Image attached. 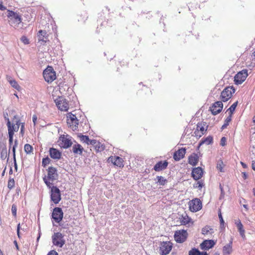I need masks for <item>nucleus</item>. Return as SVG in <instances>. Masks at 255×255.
<instances>
[{
	"label": "nucleus",
	"instance_id": "nucleus-1",
	"mask_svg": "<svg viewBox=\"0 0 255 255\" xmlns=\"http://www.w3.org/2000/svg\"><path fill=\"white\" fill-rule=\"evenodd\" d=\"M9 24L15 28H21L22 24L20 15L16 12L8 11L7 14Z\"/></svg>",
	"mask_w": 255,
	"mask_h": 255
},
{
	"label": "nucleus",
	"instance_id": "nucleus-2",
	"mask_svg": "<svg viewBox=\"0 0 255 255\" xmlns=\"http://www.w3.org/2000/svg\"><path fill=\"white\" fill-rule=\"evenodd\" d=\"M47 176L43 177V181L48 188L53 185L52 182L58 178L57 171L56 168L51 166L48 169Z\"/></svg>",
	"mask_w": 255,
	"mask_h": 255
},
{
	"label": "nucleus",
	"instance_id": "nucleus-3",
	"mask_svg": "<svg viewBox=\"0 0 255 255\" xmlns=\"http://www.w3.org/2000/svg\"><path fill=\"white\" fill-rule=\"evenodd\" d=\"M53 244L59 248H62L65 244V240L64 238V235L60 233H55L52 236Z\"/></svg>",
	"mask_w": 255,
	"mask_h": 255
},
{
	"label": "nucleus",
	"instance_id": "nucleus-4",
	"mask_svg": "<svg viewBox=\"0 0 255 255\" xmlns=\"http://www.w3.org/2000/svg\"><path fill=\"white\" fill-rule=\"evenodd\" d=\"M43 77L48 83H51L56 79V73L52 67L48 66L43 72Z\"/></svg>",
	"mask_w": 255,
	"mask_h": 255
},
{
	"label": "nucleus",
	"instance_id": "nucleus-5",
	"mask_svg": "<svg viewBox=\"0 0 255 255\" xmlns=\"http://www.w3.org/2000/svg\"><path fill=\"white\" fill-rule=\"evenodd\" d=\"M71 138L72 137L68 134L61 135L58 140L59 145L65 149L69 148L72 144Z\"/></svg>",
	"mask_w": 255,
	"mask_h": 255
},
{
	"label": "nucleus",
	"instance_id": "nucleus-6",
	"mask_svg": "<svg viewBox=\"0 0 255 255\" xmlns=\"http://www.w3.org/2000/svg\"><path fill=\"white\" fill-rule=\"evenodd\" d=\"M54 101L58 109L62 111H68L69 109V104L64 98L62 97H59Z\"/></svg>",
	"mask_w": 255,
	"mask_h": 255
},
{
	"label": "nucleus",
	"instance_id": "nucleus-7",
	"mask_svg": "<svg viewBox=\"0 0 255 255\" xmlns=\"http://www.w3.org/2000/svg\"><path fill=\"white\" fill-rule=\"evenodd\" d=\"M51 199L55 203L58 204L61 200L60 190L56 186H51Z\"/></svg>",
	"mask_w": 255,
	"mask_h": 255
},
{
	"label": "nucleus",
	"instance_id": "nucleus-8",
	"mask_svg": "<svg viewBox=\"0 0 255 255\" xmlns=\"http://www.w3.org/2000/svg\"><path fill=\"white\" fill-rule=\"evenodd\" d=\"M202 202L198 198H195L189 202V207L191 211L196 212L202 208Z\"/></svg>",
	"mask_w": 255,
	"mask_h": 255
},
{
	"label": "nucleus",
	"instance_id": "nucleus-9",
	"mask_svg": "<svg viewBox=\"0 0 255 255\" xmlns=\"http://www.w3.org/2000/svg\"><path fill=\"white\" fill-rule=\"evenodd\" d=\"M172 248V244L170 242H163L160 243L159 253L162 255H168Z\"/></svg>",
	"mask_w": 255,
	"mask_h": 255
},
{
	"label": "nucleus",
	"instance_id": "nucleus-10",
	"mask_svg": "<svg viewBox=\"0 0 255 255\" xmlns=\"http://www.w3.org/2000/svg\"><path fill=\"white\" fill-rule=\"evenodd\" d=\"M235 92V90L233 87H228L225 88L221 94V98L222 101L226 102L229 100L232 97L233 93Z\"/></svg>",
	"mask_w": 255,
	"mask_h": 255
},
{
	"label": "nucleus",
	"instance_id": "nucleus-11",
	"mask_svg": "<svg viewBox=\"0 0 255 255\" xmlns=\"http://www.w3.org/2000/svg\"><path fill=\"white\" fill-rule=\"evenodd\" d=\"M67 124L72 129L75 130L78 128V120L76 116L71 113H69L67 116Z\"/></svg>",
	"mask_w": 255,
	"mask_h": 255
},
{
	"label": "nucleus",
	"instance_id": "nucleus-12",
	"mask_svg": "<svg viewBox=\"0 0 255 255\" xmlns=\"http://www.w3.org/2000/svg\"><path fill=\"white\" fill-rule=\"evenodd\" d=\"M248 76V70H243L238 72L234 77V82L236 84L239 85L242 84Z\"/></svg>",
	"mask_w": 255,
	"mask_h": 255
},
{
	"label": "nucleus",
	"instance_id": "nucleus-13",
	"mask_svg": "<svg viewBox=\"0 0 255 255\" xmlns=\"http://www.w3.org/2000/svg\"><path fill=\"white\" fill-rule=\"evenodd\" d=\"M63 217V213L61 208L55 207L52 213V218L55 222L59 223Z\"/></svg>",
	"mask_w": 255,
	"mask_h": 255
},
{
	"label": "nucleus",
	"instance_id": "nucleus-14",
	"mask_svg": "<svg viewBox=\"0 0 255 255\" xmlns=\"http://www.w3.org/2000/svg\"><path fill=\"white\" fill-rule=\"evenodd\" d=\"M187 236V233L185 230H181L175 232L174 234V239L175 240L177 243H183L184 242Z\"/></svg>",
	"mask_w": 255,
	"mask_h": 255
},
{
	"label": "nucleus",
	"instance_id": "nucleus-15",
	"mask_svg": "<svg viewBox=\"0 0 255 255\" xmlns=\"http://www.w3.org/2000/svg\"><path fill=\"white\" fill-rule=\"evenodd\" d=\"M223 107V105L222 102L221 101H217L213 104L210 107V110L213 115H216L222 111Z\"/></svg>",
	"mask_w": 255,
	"mask_h": 255
},
{
	"label": "nucleus",
	"instance_id": "nucleus-16",
	"mask_svg": "<svg viewBox=\"0 0 255 255\" xmlns=\"http://www.w3.org/2000/svg\"><path fill=\"white\" fill-rule=\"evenodd\" d=\"M38 42L44 44L48 41V34L45 30H40L37 33Z\"/></svg>",
	"mask_w": 255,
	"mask_h": 255
},
{
	"label": "nucleus",
	"instance_id": "nucleus-17",
	"mask_svg": "<svg viewBox=\"0 0 255 255\" xmlns=\"http://www.w3.org/2000/svg\"><path fill=\"white\" fill-rule=\"evenodd\" d=\"M49 155L53 159L59 160L61 158L62 153L59 150L53 147L50 148Z\"/></svg>",
	"mask_w": 255,
	"mask_h": 255
},
{
	"label": "nucleus",
	"instance_id": "nucleus-18",
	"mask_svg": "<svg viewBox=\"0 0 255 255\" xmlns=\"http://www.w3.org/2000/svg\"><path fill=\"white\" fill-rule=\"evenodd\" d=\"M203 173V171L201 167L194 168L192 171V176L194 179L197 180L201 178Z\"/></svg>",
	"mask_w": 255,
	"mask_h": 255
},
{
	"label": "nucleus",
	"instance_id": "nucleus-19",
	"mask_svg": "<svg viewBox=\"0 0 255 255\" xmlns=\"http://www.w3.org/2000/svg\"><path fill=\"white\" fill-rule=\"evenodd\" d=\"M15 122V124L11 125L10 123V125H7L8 134H9L10 131H12V135H13L14 132H17L18 130L21 123L19 122V121L17 120Z\"/></svg>",
	"mask_w": 255,
	"mask_h": 255
},
{
	"label": "nucleus",
	"instance_id": "nucleus-20",
	"mask_svg": "<svg viewBox=\"0 0 255 255\" xmlns=\"http://www.w3.org/2000/svg\"><path fill=\"white\" fill-rule=\"evenodd\" d=\"M186 153V149L181 148L174 153L173 158L175 160L179 161L184 157Z\"/></svg>",
	"mask_w": 255,
	"mask_h": 255
},
{
	"label": "nucleus",
	"instance_id": "nucleus-21",
	"mask_svg": "<svg viewBox=\"0 0 255 255\" xmlns=\"http://www.w3.org/2000/svg\"><path fill=\"white\" fill-rule=\"evenodd\" d=\"M215 243L213 240H205L200 245V248L202 250H208L214 247Z\"/></svg>",
	"mask_w": 255,
	"mask_h": 255
},
{
	"label": "nucleus",
	"instance_id": "nucleus-22",
	"mask_svg": "<svg viewBox=\"0 0 255 255\" xmlns=\"http://www.w3.org/2000/svg\"><path fill=\"white\" fill-rule=\"evenodd\" d=\"M109 160L117 166L120 167L124 166L123 159L119 156L110 157Z\"/></svg>",
	"mask_w": 255,
	"mask_h": 255
},
{
	"label": "nucleus",
	"instance_id": "nucleus-23",
	"mask_svg": "<svg viewBox=\"0 0 255 255\" xmlns=\"http://www.w3.org/2000/svg\"><path fill=\"white\" fill-rule=\"evenodd\" d=\"M168 165V162L166 160L157 162L154 166V169L156 171H160L165 169Z\"/></svg>",
	"mask_w": 255,
	"mask_h": 255
},
{
	"label": "nucleus",
	"instance_id": "nucleus-24",
	"mask_svg": "<svg viewBox=\"0 0 255 255\" xmlns=\"http://www.w3.org/2000/svg\"><path fill=\"white\" fill-rule=\"evenodd\" d=\"M235 224L238 228V231L240 233L241 236L243 238L245 237V231L244 229L243 225L240 220L235 221Z\"/></svg>",
	"mask_w": 255,
	"mask_h": 255
},
{
	"label": "nucleus",
	"instance_id": "nucleus-25",
	"mask_svg": "<svg viewBox=\"0 0 255 255\" xmlns=\"http://www.w3.org/2000/svg\"><path fill=\"white\" fill-rule=\"evenodd\" d=\"M198 155L197 154L193 153L189 157L188 162L190 164L193 166H195L198 162Z\"/></svg>",
	"mask_w": 255,
	"mask_h": 255
},
{
	"label": "nucleus",
	"instance_id": "nucleus-26",
	"mask_svg": "<svg viewBox=\"0 0 255 255\" xmlns=\"http://www.w3.org/2000/svg\"><path fill=\"white\" fill-rule=\"evenodd\" d=\"M232 241L223 247V252L224 255H229L232 252Z\"/></svg>",
	"mask_w": 255,
	"mask_h": 255
},
{
	"label": "nucleus",
	"instance_id": "nucleus-27",
	"mask_svg": "<svg viewBox=\"0 0 255 255\" xmlns=\"http://www.w3.org/2000/svg\"><path fill=\"white\" fill-rule=\"evenodd\" d=\"M84 148L83 147L78 143L75 144L72 147V151L74 154H79L81 155Z\"/></svg>",
	"mask_w": 255,
	"mask_h": 255
},
{
	"label": "nucleus",
	"instance_id": "nucleus-28",
	"mask_svg": "<svg viewBox=\"0 0 255 255\" xmlns=\"http://www.w3.org/2000/svg\"><path fill=\"white\" fill-rule=\"evenodd\" d=\"M213 142V137L211 136H209L205 138L202 139L199 142L198 148H199L203 144L206 145H209Z\"/></svg>",
	"mask_w": 255,
	"mask_h": 255
},
{
	"label": "nucleus",
	"instance_id": "nucleus-29",
	"mask_svg": "<svg viewBox=\"0 0 255 255\" xmlns=\"http://www.w3.org/2000/svg\"><path fill=\"white\" fill-rule=\"evenodd\" d=\"M180 220L182 224L186 225L189 223L191 219L186 214L185 215H182Z\"/></svg>",
	"mask_w": 255,
	"mask_h": 255
},
{
	"label": "nucleus",
	"instance_id": "nucleus-30",
	"mask_svg": "<svg viewBox=\"0 0 255 255\" xmlns=\"http://www.w3.org/2000/svg\"><path fill=\"white\" fill-rule=\"evenodd\" d=\"M213 233V229L209 226H205L202 230V233L203 235H208V234L211 235Z\"/></svg>",
	"mask_w": 255,
	"mask_h": 255
},
{
	"label": "nucleus",
	"instance_id": "nucleus-31",
	"mask_svg": "<svg viewBox=\"0 0 255 255\" xmlns=\"http://www.w3.org/2000/svg\"><path fill=\"white\" fill-rule=\"evenodd\" d=\"M9 82L10 85L14 89L17 90H20V87L15 80L11 79L9 80Z\"/></svg>",
	"mask_w": 255,
	"mask_h": 255
},
{
	"label": "nucleus",
	"instance_id": "nucleus-32",
	"mask_svg": "<svg viewBox=\"0 0 255 255\" xmlns=\"http://www.w3.org/2000/svg\"><path fill=\"white\" fill-rule=\"evenodd\" d=\"M206 123H198L197 125V129H199L200 131L201 132L202 134H204V132L205 130L204 127L206 126Z\"/></svg>",
	"mask_w": 255,
	"mask_h": 255
},
{
	"label": "nucleus",
	"instance_id": "nucleus-33",
	"mask_svg": "<svg viewBox=\"0 0 255 255\" xmlns=\"http://www.w3.org/2000/svg\"><path fill=\"white\" fill-rule=\"evenodd\" d=\"M17 144H18V141L17 140H15L14 141V144L13 145V146L12 147V153H13V159H14V161L15 163V168H16V159H15V149H16Z\"/></svg>",
	"mask_w": 255,
	"mask_h": 255
},
{
	"label": "nucleus",
	"instance_id": "nucleus-34",
	"mask_svg": "<svg viewBox=\"0 0 255 255\" xmlns=\"http://www.w3.org/2000/svg\"><path fill=\"white\" fill-rule=\"evenodd\" d=\"M250 144L254 149L252 151L255 153V134H253L251 136Z\"/></svg>",
	"mask_w": 255,
	"mask_h": 255
},
{
	"label": "nucleus",
	"instance_id": "nucleus-35",
	"mask_svg": "<svg viewBox=\"0 0 255 255\" xmlns=\"http://www.w3.org/2000/svg\"><path fill=\"white\" fill-rule=\"evenodd\" d=\"M238 105V102H236L234 103L227 110V111H229V115L232 116L233 112H234L236 108L237 107Z\"/></svg>",
	"mask_w": 255,
	"mask_h": 255
},
{
	"label": "nucleus",
	"instance_id": "nucleus-36",
	"mask_svg": "<svg viewBox=\"0 0 255 255\" xmlns=\"http://www.w3.org/2000/svg\"><path fill=\"white\" fill-rule=\"evenodd\" d=\"M157 183L160 185H164L166 182L167 180L162 176H157Z\"/></svg>",
	"mask_w": 255,
	"mask_h": 255
},
{
	"label": "nucleus",
	"instance_id": "nucleus-37",
	"mask_svg": "<svg viewBox=\"0 0 255 255\" xmlns=\"http://www.w3.org/2000/svg\"><path fill=\"white\" fill-rule=\"evenodd\" d=\"M81 141L88 144L89 141V138L87 135L80 134L78 135Z\"/></svg>",
	"mask_w": 255,
	"mask_h": 255
},
{
	"label": "nucleus",
	"instance_id": "nucleus-38",
	"mask_svg": "<svg viewBox=\"0 0 255 255\" xmlns=\"http://www.w3.org/2000/svg\"><path fill=\"white\" fill-rule=\"evenodd\" d=\"M232 120V116L231 115H229V116L226 119L225 121L224 124L222 127V129L225 128L229 124V123L231 122Z\"/></svg>",
	"mask_w": 255,
	"mask_h": 255
},
{
	"label": "nucleus",
	"instance_id": "nucleus-39",
	"mask_svg": "<svg viewBox=\"0 0 255 255\" xmlns=\"http://www.w3.org/2000/svg\"><path fill=\"white\" fill-rule=\"evenodd\" d=\"M33 150V147L29 144H26L24 145V150L27 154L30 153Z\"/></svg>",
	"mask_w": 255,
	"mask_h": 255
},
{
	"label": "nucleus",
	"instance_id": "nucleus-40",
	"mask_svg": "<svg viewBox=\"0 0 255 255\" xmlns=\"http://www.w3.org/2000/svg\"><path fill=\"white\" fill-rule=\"evenodd\" d=\"M15 182L13 178H10L8 181L7 187L9 189H12L14 187Z\"/></svg>",
	"mask_w": 255,
	"mask_h": 255
},
{
	"label": "nucleus",
	"instance_id": "nucleus-41",
	"mask_svg": "<svg viewBox=\"0 0 255 255\" xmlns=\"http://www.w3.org/2000/svg\"><path fill=\"white\" fill-rule=\"evenodd\" d=\"M200 251L196 248H193L189 252V255H199Z\"/></svg>",
	"mask_w": 255,
	"mask_h": 255
},
{
	"label": "nucleus",
	"instance_id": "nucleus-42",
	"mask_svg": "<svg viewBox=\"0 0 255 255\" xmlns=\"http://www.w3.org/2000/svg\"><path fill=\"white\" fill-rule=\"evenodd\" d=\"M50 162V159L48 157H46L45 158H43L42 165L43 167H46V166L49 164Z\"/></svg>",
	"mask_w": 255,
	"mask_h": 255
},
{
	"label": "nucleus",
	"instance_id": "nucleus-43",
	"mask_svg": "<svg viewBox=\"0 0 255 255\" xmlns=\"http://www.w3.org/2000/svg\"><path fill=\"white\" fill-rule=\"evenodd\" d=\"M9 136V144L10 148L11 147V145H12L13 143V136L12 131H9V134H8Z\"/></svg>",
	"mask_w": 255,
	"mask_h": 255
},
{
	"label": "nucleus",
	"instance_id": "nucleus-44",
	"mask_svg": "<svg viewBox=\"0 0 255 255\" xmlns=\"http://www.w3.org/2000/svg\"><path fill=\"white\" fill-rule=\"evenodd\" d=\"M223 162L222 161H218L217 165V168L218 169H219L221 172H222V169H223Z\"/></svg>",
	"mask_w": 255,
	"mask_h": 255
},
{
	"label": "nucleus",
	"instance_id": "nucleus-45",
	"mask_svg": "<svg viewBox=\"0 0 255 255\" xmlns=\"http://www.w3.org/2000/svg\"><path fill=\"white\" fill-rule=\"evenodd\" d=\"M16 206L13 204L11 207V212L14 216H16Z\"/></svg>",
	"mask_w": 255,
	"mask_h": 255
},
{
	"label": "nucleus",
	"instance_id": "nucleus-46",
	"mask_svg": "<svg viewBox=\"0 0 255 255\" xmlns=\"http://www.w3.org/2000/svg\"><path fill=\"white\" fill-rule=\"evenodd\" d=\"M6 156V149H2L1 152V158L2 159H4Z\"/></svg>",
	"mask_w": 255,
	"mask_h": 255
},
{
	"label": "nucleus",
	"instance_id": "nucleus-47",
	"mask_svg": "<svg viewBox=\"0 0 255 255\" xmlns=\"http://www.w3.org/2000/svg\"><path fill=\"white\" fill-rule=\"evenodd\" d=\"M4 118L7 122V126L10 125V122L8 118V114L7 113H4L3 114Z\"/></svg>",
	"mask_w": 255,
	"mask_h": 255
},
{
	"label": "nucleus",
	"instance_id": "nucleus-48",
	"mask_svg": "<svg viewBox=\"0 0 255 255\" xmlns=\"http://www.w3.org/2000/svg\"><path fill=\"white\" fill-rule=\"evenodd\" d=\"M21 40L25 44H27L29 43L28 39L25 36H22Z\"/></svg>",
	"mask_w": 255,
	"mask_h": 255
},
{
	"label": "nucleus",
	"instance_id": "nucleus-49",
	"mask_svg": "<svg viewBox=\"0 0 255 255\" xmlns=\"http://www.w3.org/2000/svg\"><path fill=\"white\" fill-rule=\"evenodd\" d=\"M226 141V138L225 137H222L220 141V144L222 146H224L225 145V142Z\"/></svg>",
	"mask_w": 255,
	"mask_h": 255
},
{
	"label": "nucleus",
	"instance_id": "nucleus-50",
	"mask_svg": "<svg viewBox=\"0 0 255 255\" xmlns=\"http://www.w3.org/2000/svg\"><path fill=\"white\" fill-rule=\"evenodd\" d=\"M97 142V141L95 139H89V141L88 142V144H91V145H95L96 143Z\"/></svg>",
	"mask_w": 255,
	"mask_h": 255
},
{
	"label": "nucleus",
	"instance_id": "nucleus-51",
	"mask_svg": "<svg viewBox=\"0 0 255 255\" xmlns=\"http://www.w3.org/2000/svg\"><path fill=\"white\" fill-rule=\"evenodd\" d=\"M203 186V183L200 182H198L197 183L196 187L199 189H201Z\"/></svg>",
	"mask_w": 255,
	"mask_h": 255
},
{
	"label": "nucleus",
	"instance_id": "nucleus-52",
	"mask_svg": "<svg viewBox=\"0 0 255 255\" xmlns=\"http://www.w3.org/2000/svg\"><path fill=\"white\" fill-rule=\"evenodd\" d=\"M219 218L220 219V221L221 224H223L224 222L223 218V217L222 216V215H221V213H220L219 214Z\"/></svg>",
	"mask_w": 255,
	"mask_h": 255
},
{
	"label": "nucleus",
	"instance_id": "nucleus-53",
	"mask_svg": "<svg viewBox=\"0 0 255 255\" xmlns=\"http://www.w3.org/2000/svg\"><path fill=\"white\" fill-rule=\"evenodd\" d=\"M47 255H58V253L55 251H50Z\"/></svg>",
	"mask_w": 255,
	"mask_h": 255
},
{
	"label": "nucleus",
	"instance_id": "nucleus-54",
	"mask_svg": "<svg viewBox=\"0 0 255 255\" xmlns=\"http://www.w3.org/2000/svg\"><path fill=\"white\" fill-rule=\"evenodd\" d=\"M252 169L255 171V159L252 160Z\"/></svg>",
	"mask_w": 255,
	"mask_h": 255
},
{
	"label": "nucleus",
	"instance_id": "nucleus-55",
	"mask_svg": "<svg viewBox=\"0 0 255 255\" xmlns=\"http://www.w3.org/2000/svg\"><path fill=\"white\" fill-rule=\"evenodd\" d=\"M24 124L23 123H22V125L21 126V128H20V132L21 134H23V132H24Z\"/></svg>",
	"mask_w": 255,
	"mask_h": 255
},
{
	"label": "nucleus",
	"instance_id": "nucleus-56",
	"mask_svg": "<svg viewBox=\"0 0 255 255\" xmlns=\"http://www.w3.org/2000/svg\"><path fill=\"white\" fill-rule=\"evenodd\" d=\"M19 230H20V224H18L17 227V234L18 236V237H20L19 236Z\"/></svg>",
	"mask_w": 255,
	"mask_h": 255
},
{
	"label": "nucleus",
	"instance_id": "nucleus-57",
	"mask_svg": "<svg viewBox=\"0 0 255 255\" xmlns=\"http://www.w3.org/2000/svg\"><path fill=\"white\" fill-rule=\"evenodd\" d=\"M220 189H221V196H220V199H221L222 197H224V192H223V188L221 187V185H220Z\"/></svg>",
	"mask_w": 255,
	"mask_h": 255
},
{
	"label": "nucleus",
	"instance_id": "nucleus-58",
	"mask_svg": "<svg viewBox=\"0 0 255 255\" xmlns=\"http://www.w3.org/2000/svg\"><path fill=\"white\" fill-rule=\"evenodd\" d=\"M5 9V7L3 6L2 4V2L0 1V10H4Z\"/></svg>",
	"mask_w": 255,
	"mask_h": 255
},
{
	"label": "nucleus",
	"instance_id": "nucleus-59",
	"mask_svg": "<svg viewBox=\"0 0 255 255\" xmlns=\"http://www.w3.org/2000/svg\"><path fill=\"white\" fill-rule=\"evenodd\" d=\"M36 120H37V117L36 116H33V117H32V121L34 123V124H35V122L36 121Z\"/></svg>",
	"mask_w": 255,
	"mask_h": 255
},
{
	"label": "nucleus",
	"instance_id": "nucleus-60",
	"mask_svg": "<svg viewBox=\"0 0 255 255\" xmlns=\"http://www.w3.org/2000/svg\"><path fill=\"white\" fill-rule=\"evenodd\" d=\"M243 207L246 209L248 210V205L247 204H243Z\"/></svg>",
	"mask_w": 255,
	"mask_h": 255
},
{
	"label": "nucleus",
	"instance_id": "nucleus-61",
	"mask_svg": "<svg viewBox=\"0 0 255 255\" xmlns=\"http://www.w3.org/2000/svg\"><path fill=\"white\" fill-rule=\"evenodd\" d=\"M14 244L15 245V246H16L17 249H18V245H17L16 241H14Z\"/></svg>",
	"mask_w": 255,
	"mask_h": 255
},
{
	"label": "nucleus",
	"instance_id": "nucleus-62",
	"mask_svg": "<svg viewBox=\"0 0 255 255\" xmlns=\"http://www.w3.org/2000/svg\"><path fill=\"white\" fill-rule=\"evenodd\" d=\"M5 169H6V167H5L4 170L3 171V172L1 174L2 176H3L4 175Z\"/></svg>",
	"mask_w": 255,
	"mask_h": 255
},
{
	"label": "nucleus",
	"instance_id": "nucleus-63",
	"mask_svg": "<svg viewBox=\"0 0 255 255\" xmlns=\"http://www.w3.org/2000/svg\"><path fill=\"white\" fill-rule=\"evenodd\" d=\"M242 201H244V203H246V200L244 199H242V200H240V203L241 204L242 203Z\"/></svg>",
	"mask_w": 255,
	"mask_h": 255
},
{
	"label": "nucleus",
	"instance_id": "nucleus-64",
	"mask_svg": "<svg viewBox=\"0 0 255 255\" xmlns=\"http://www.w3.org/2000/svg\"><path fill=\"white\" fill-rule=\"evenodd\" d=\"M253 56L254 57V58H255V51H254V52L253 53Z\"/></svg>",
	"mask_w": 255,
	"mask_h": 255
}]
</instances>
